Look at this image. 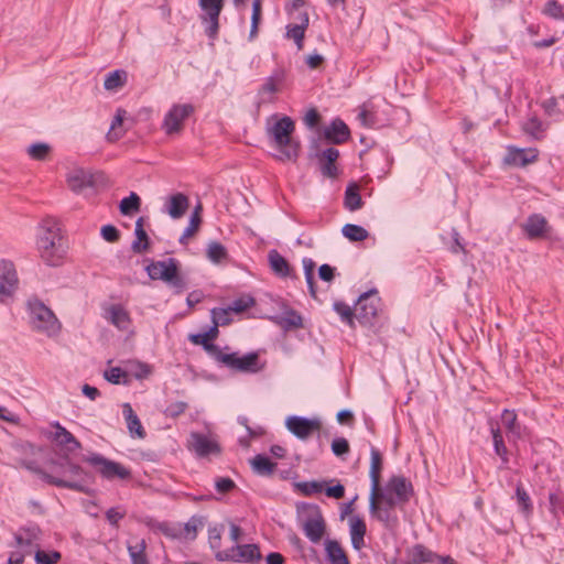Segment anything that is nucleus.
<instances>
[{
  "mask_svg": "<svg viewBox=\"0 0 564 564\" xmlns=\"http://www.w3.org/2000/svg\"><path fill=\"white\" fill-rule=\"evenodd\" d=\"M20 465L26 470L37 475L47 485L82 494H90V487L96 481L93 473L73 463L67 455H62L58 459H51L48 462L53 474L43 469L36 460L22 459Z\"/></svg>",
  "mask_w": 564,
  "mask_h": 564,
  "instance_id": "f257e3e1",
  "label": "nucleus"
},
{
  "mask_svg": "<svg viewBox=\"0 0 564 564\" xmlns=\"http://www.w3.org/2000/svg\"><path fill=\"white\" fill-rule=\"evenodd\" d=\"M65 237L61 221L53 216L44 217L37 227L36 249L40 258L50 267H58L66 254Z\"/></svg>",
  "mask_w": 564,
  "mask_h": 564,
  "instance_id": "f03ea898",
  "label": "nucleus"
},
{
  "mask_svg": "<svg viewBox=\"0 0 564 564\" xmlns=\"http://www.w3.org/2000/svg\"><path fill=\"white\" fill-rule=\"evenodd\" d=\"M295 122L289 116H283L270 129L271 142L279 150L276 156L280 161L295 162L301 152V143L293 138Z\"/></svg>",
  "mask_w": 564,
  "mask_h": 564,
  "instance_id": "7ed1b4c3",
  "label": "nucleus"
},
{
  "mask_svg": "<svg viewBox=\"0 0 564 564\" xmlns=\"http://www.w3.org/2000/svg\"><path fill=\"white\" fill-rule=\"evenodd\" d=\"M144 270L151 280L163 281L170 289H172L173 294L175 295L182 294L188 288L187 279L181 271V263L175 258H167L159 261L149 260Z\"/></svg>",
  "mask_w": 564,
  "mask_h": 564,
  "instance_id": "20e7f679",
  "label": "nucleus"
},
{
  "mask_svg": "<svg viewBox=\"0 0 564 564\" xmlns=\"http://www.w3.org/2000/svg\"><path fill=\"white\" fill-rule=\"evenodd\" d=\"M217 362L241 373H257L264 369L265 361L260 359L259 351H250L243 356L239 352H221Z\"/></svg>",
  "mask_w": 564,
  "mask_h": 564,
  "instance_id": "39448f33",
  "label": "nucleus"
},
{
  "mask_svg": "<svg viewBox=\"0 0 564 564\" xmlns=\"http://www.w3.org/2000/svg\"><path fill=\"white\" fill-rule=\"evenodd\" d=\"M381 299L376 289L364 292L355 303L356 319L360 325L373 327L379 319Z\"/></svg>",
  "mask_w": 564,
  "mask_h": 564,
  "instance_id": "423d86ee",
  "label": "nucleus"
},
{
  "mask_svg": "<svg viewBox=\"0 0 564 564\" xmlns=\"http://www.w3.org/2000/svg\"><path fill=\"white\" fill-rule=\"evenodd\" d=\"M26 305L31 324L35 329L51 332L59 328L57 317L40 299H29Z\"/></svg>",
  "mask_w": 564,
  "mask_h": 564,
  "instance_id": "0eeeda50",
  "label": "nucleus"
},
{
  "mask_svg": "<svg viewBox=\"0 0 564 564\" xmlns=\"http://www.w3.org/2000/svg\"><path fill=\"white\" fill-rule=\"evenodd\" d=\"M299 511H303L306 516L304 522V533L313 542L317 543L321 541L326 531V523L318 505L302 502L297 506Z\"/></svg>",
  "mask_w": 564,
  "mask_h": 564,
  "instance_id": "6e6552de",
  "label": "nucleus"
},
{
  "mask_svg": "<svg viewBox=\"0 0 564 564\" xmlns=\"http://www.w3.org/2000/svg\"><path fill=\"white\" fill-rule=\"evenodd\" d=\"M84 462L88 463L107 480L121 479L128 480L131 478V470L123 466L121 463L110 460L101 454L94 453L84 458Z\"/></svg>",
  "mask_w": 564,
  "mask_h": 564,
  "instance_id": "1a4fd4ad",
  "label": "nucleus"
},
{
  "mask_svg": "<svg viewBox=\"0 0 564 564\" xmlns=\"http://www.w3.org/2000/svg\"><path fill=\"white\" fill-rule=\"evenodd\" d=\"M215 558L220 562L259 563L262 560V554L258 544L248 543L216 552Z\"/></svg>",
  "mask_w": 564,
  "mask_h": 564,
  "instance_id": "9d476101",
  "label": "nucleus"
},
{
  "mask_svg": "<svg viewBox=\"0 0 564 564\" xmlns=\"http://www.w3.org/2000/svg\"><path fill=\"white\" fill-rule=\"evenodd\" d=\"M294 488L305 497H310L322 491H324L328 498L333 499H341L345 496V486L336 478L325 481L311 480L295 482Z\"/></svg>",
  "mask_w": 564,
  "mask_h": 564,
  "instance_id": "9b49d317",
  "label": "nucleus"
},
{
  "mask_svg": "<svg viewBox=\"0 0 564 564\" xmlns=\"http://www.w3.org/2000/svg\"><path fill=\"white\" fill-rule=\"evenodd\" d=\"M195 112V107L192 104H174L165 113L162 130L167 135L178 134L184 129V122Z\"/></svg>",
  "mask_w": 564,
  "mask_h": 564,
  "instance_id": "f8f14e48",
  "label": "nucleus"
},
{
  "mask_svg": "<svg viewBox=\"0 0 564 564\" xmlns=\"http://www.w3.org/2000/svg\"><path fill=\"white\" fill-rule=\"evenodd\" d=\"M285 426L295 437L304 441L315 433L321 437L323 424L317 417L291 415L286 419Z\"/></svg>",
  "mask_w": 564,
  "mask_h": 564,
  "instance_id": "ddd939ff",
  "label": "nucleus"
},
{
  "mask_svg": "<svg viewBox=\"0 0 564 564\" xmlns=\"http://www.w3.org/2000/svg\"><path fill=\"white\" fill-rule=\"evenodd\" d=\"M286 77L288 72L284 67L279 66L274 68L258 89L259 104L273 102V95L282 91Z\"/></svg>",
  "mask_w": 564,
  "mask_h": 564,
  "instance_id": "4468645a",
  "label": "nucleus"
},
{
  "mask_svg": "<svg viewBox=\"0 0 564 564\" xmlns=\"http://www.w3.org/2000/svg\"><path fill=\"white\" fill-rule=\"evenodd\" d=\"M55 429L54 432L47 434V438L51 440L56 446L64 451V455L69 457V454L75 453L82 447L80 442L58 421L51 424Z\"/></svg>",
  "mask_w": 564,
  "mask_h": 564,
  "instance_id": "2eb2a0df",
  "label": "nucleus"
},
{
  "mask_svg": "<svg viewBox=\"0 0 564 564\" xmlns=\"http://www.w3.org/2000/svg\"><path fill=\"white\" fill-rule=\"evenodd\" d=\"M187 448L194 452L198 457H208L209 455H220V444L209 438L207 435L200 432H193L188 441Z\"/></svg>",
  "mask_w": 564,
  "mask_h": 564,
  "instance_id": "dca6fc26",
  "label": "nucleus"
},
{
  "mask_svg": "<svg viewBox=\"0 0 564 564\" xmlns=\"http://www.w3.org/2000/svg\"><path fill=\"white\" fill-rule=\"evenodd\" d=\"M19 279L15 265L11 260L0 261V300L10 297L18 289Z\"/></svg>",
  "mask_w": 564,
  "mask_h": 564,
  "instance_id": "f3484780",
  "label": "nucleus"
},
{
  "mask_svg": "<svg viewBox=\"0 0 564 564\" xmlns=\"http://www.w3.org/2000/svg\"><path fill=\"white\" fill-rule=\"evenodd\" d=\"M351 138L349 127L340 118H335L324 129V139L330 144H344Z\"/></svg>",
  "mask_w": 564,
  "mask_h": 564,
  "instance_id": "a211bd4d",
  "label": "nucleus"
},
{
  "mask_svg": "<svg viewBox=\"0 0 564 564\" xmlns=\"http://www.w3.org/2000/svg\"><path fill=\"white\" fill-rule=\"evenodd\" d=\"M386 489L389 494H393L399 502H408L413 496V486L403 476H392Z\"/></svg>",
  "mask_w": 564,
  "mask_h": 564,
  "instance_id": "6ab92c4d",
  "label": "nucleus"
},
{
  "mask_svg": "<svg viewBox=\"0 0 564 564\" xmlns=\"http://www.w3.org/2000/svg\"><path fill=\"white\" fill-rule=\"evenodd\" d=\"M538 159L536 149H519L514 147L508 148V153L505 158V162L509 165L524 167L528 164L533 163Z\"/></svg>",
  "mask_w": 564,
  "mask_h": 564,
  "instance_id": "aec40b11",
  "label": "nucleus"
},
{
  "mask_svg": "<svg viewBox=\"0 0 564 564\" xmlns=\"http://www.w3.org/2000/svg\"><path fill=\"white\" fill-rule=\"evenodd\" d=\"M317 158L321 164L322 174L324 176L329 178H335L338 176L339 171L336 165V161L339 158V151L336 148L329 147L323 150L319 154H317Z\"/></svg>",
  "mask_w": 564,
  "mask_h": 564,
  "instance_id": "412c9836",
  "label": "nucleus"
},
{
  "mask_svg": "<svg viewBox=\"0 0 564 564\" xmlns=\"http://www.w3.org/2000/svg\"><path fill=\"white\" fill-rule=\"evenodd\" d=\"M522 229L529 239H539L544 237L549 231V224L543 215L532 214L527 218L525 223L522 224Z\"/></svg>",
  "mask_w": 564,
  "mask_h": 564,
  "instance_id": "4be33fe9",
  "label": "nucleus"
},
{
  "mask_svg": "<svg viewBox=\"0 0 564 564\" xmlns=\"http://www.w3.org/2000/svg\"><path fill=\"white\" fill-rule=\"evenodd\" d=\"M399 502L397 498L394 499L393 494H389L387 490L384 491L381 488V484L378 487V490L373 491V487H371L370 497H369V510L370 513H376L380 507L389 508V511Z\"/></svg>",
  "mask_w": 564,
  "mask_h": 564,
  "instance_id": "5701e85b",
  "label": "nucleus"
},
{
  "mask_svg": "<svg viewBox=\"0 0 564 564\" xmlns=\"http://www.w3.org/2000/svg\"><path fill=\"white\" fill-rule=\"evenodd\" d=\"M122 413L130 435L141 440L147 436V432L130 403L122 404Z\"/></svg>",
  "mask_w": 564,
  "mask_h": 564,
  "instance_id": "b1692460",
  "label": "nucleus"
},
{
  "mask_svg": "<svg viewBox=\"0 0 564 564\" xmlns=\"http://www.w3.org/2000/svg\"><path fill=\"white\" fill-rule=\"evenodd\" d=\"M300 20H301L300 24H289V25H286L285 37L286 39H292L295 42L297 48L302 50L304 37H305V32H306V30H307V28L310 25L308 13L307 12H302L300 14Z\"/></svg>",
  "mask_w": 564,
  "mask_h": 564,
  "instance_id": "393cba45",
  "label": "nucleus"
},
{
  "mask_svg": "<svg viewBox=\"0 0 564 564\" xmlns=\"http://www.w3.org/2000/svg\"><path fill=\"white\" fill-rule=\"evenodd\" d=\"M501 423L507 430L509 441H517L522 436L523 427L518 422L517 414L513 410L505 409L501 413Z\"/></svg>",
  "mask_w": 564,
  "mask_h": 564,
  "instance_id": "a878e982",
  "label": "nucleus"
},
{
  "mask_svg": "<svg viewBox=\"0 0 564 564\" xmlns=\"http://www.w3.org/2000/svg\"><path fill=\"white\" fill-rule=\"evenodd\" d=\"M349 524L351 545L355 550H360L365 545L366 522L359 516H352L349 519Z\"/></svg>",
  "mask_w": 564,
  "mask_h": 564,
  "instance_id": "bb28decb",
  "label": "nucleus"
},
{
  "mask_svg": "<svg viewBox=\"0 0 564 564\" xmlns=\"http://www.w3.org/2000/svg\"><path fill=\"white\" fill-rule=\"evenodd\" d=\"M110 323L119 330H127L132 321L129 312L121 304H112L108 308Z\"/></svg>",
  "mask_w": 564,
  "mask_h": 564,
  "instance_id": "cd10ccee",
  "label": "nucleus"
},
{
  "mask_svg": "<svg viewBox=\"0 0 564 564\" xmlns=\"http://www.w3.org/2000/svg\"><path fill=\"white\" fill-rule=\"evenodd\" d=\"M383 469V457L382 454L376 447H371L370 451V470L369 477L373 491L378 490L381 484V471Z\"/></svg>",
  "mask_w": 564,
  "mask_h": 564,
  "instance_id": "c85d7f7f",
  "label": "nucleus"
},
{
  "mask_svg": "<svg viewBox=\"0 0 564 564\" xmlns=\"http://www.w3.org/2000/svg\"><path fill=\"white\" fill-rule=\"evenodd\" d=\"M135 240L131 245V249L135 253H142L150 248V238L144 229V217H139L134 228Z\"/></svg>",
  "mask_w": 564,
  "mask_h": 564,
  "instance_id": "c756f323",
  "label": "nucleus"
},
{
  "mask_svg": "<svg viewBox=\"0 0 564 564\" xmlns=\"http://www.w3.org/2000/svg\"><path fill=\"white\" fill-rule=\"evenodd\" d=\"M67 184L73 192L80 193L87 187H93L95 185V181L93 174L78 170L68 176Z\"/></svg>",
  "mask_w": 564,
  "mask_h": 564,
  "instance_id": "7c9ffc66",
  "label": "nucleus"
},
{
  "mask_svg": "<svg viewBox=\"0 0 564 564\" xmlns=\"http://www.w3.org/2000/svg\"><path fill=\"white\" fill-rule=\"evenodd\" d=\"M272 319L285 330L303 327V318L301 314L291 307L284 312V316H275L272 317Z\"/></svg>",
  "mask_w": 564,
  "mask_h": 564,
  "instance_id": "2f4dec72",
  "label": "nucleus"
},
{
  "mask_svg": "<svg viewBox=\"0 0 564 564\" xmlns=\"http://www.w3.org/2000/svg\"><path fill=\"white\" fill-rule=\"evenodd\" d=\"M271 270L281 278L291 275L292 268L288 260L281 256L275 249L269 251L268 254Z\"/></svg>",
  "mask_w": 564,
  "mask_h": 564,
  "instance_id": "473e14b6",
  "label": "nucleus"
},
{
  "mask_svg": "<svg viewBox=\"0 0 564 564\" xmlns=\"http://www.w3.org/2000/svg\"><path fill=\"white\" fill-rule=\"evenodd\" d=\"M188 340L194 345L202 346L203 349L216 361L223 352V349L218 345L212 343L205 333L189 334Z\"/></svg>",
  "mask_w": 564,
  "mask_h": 564,
  "instance_id": "72a5a7b5",
  "label": "nucleus"
},
{
  "mask_svg": "<svg viewBox=\"0 0 564 564\" xmlns=\"http://www.w3.org/2000/svg\"><path fill=\"white\" fill-rule=\"evenodd\" d=\"M189 205L188 197L183 193L172 195L167 204V213L173 219L181 218Z\"/></svg>",
  "mask_w": 564,
  "mask_h": 564,
  "instance_id": "f704fd0d",
  "label": "nucleus"
},
{
  "mask_svg": "<svg viewBox=\"0 0 564 564\" xmlns=\"http://www.w3.org/2000/svg\"><path fill=\"white\" fill-rule=\"evenodd\" d=\"M127 111L123 108H118L116 110V115L111 121L110 129L107 132V140L109 142L119 141L126 133V130L122 129V124L126 118Z\"/></svg>",
  "mask_w": 564,
  "mask_h": 564,
  "instance_id": "c9c22d12",
  "label": "nucleus"
},
{
  "mask_svg": "<svg viewBox=\"0 0 564 564\" xmlns=\"http://www.w3.org/2000/svg\"><path fill=\"white\" fill-rule=\"evenodd\" d=\"M344 206L350 212L360 209L364 206L362 197L359 193V186L350 183L345 189Z\"/></svg>",
  "mask_w": 564,
  "mask_h": 564,
  "instance_id": "e433bc0d",
  "label": "nucleus"
},
{
  "mask_svg": "<svg viewBox=\"0 0 564 564\" xmlns=\"http://www.w3.org/2000/svg\"><path fill=\"white\" fill-rule=\"evenodd\" d=\"M251 468L254 473L262 476H270L276 468V463L272 462L270 457L264 454H257L250 460Z\"/></svg>",
  "mask_w": 564,
  "mask_h": 564,
  "instance_id": "4c0bfd02",
  "label": "nucleus"
},
{
  "mask_svg": "<svg viewBox=\"0 0 564 564\" xmlns=\"http://www.w3.org/2000/svg\"><path fill=\"white\" fill-rule=\"evenodd\" d=\"M325 550L327 558L332 564H349L347 554L336 540H328Z\"/></svg>",
  "mask_w": 564,
  "mask_h": 564,
  "instance_id": "58836bf2",
  "label": "nucleus"
},
{
  "mask_svg": "<svg viewBox=\"0 0 564 564\" xmlns=\"http://www.w3.org/2000/svg\"><path fill=\"white\" fill-rule=\"evenodd\" d=\"M545 129V124L535 116L522 123L523 132L534 140H541L544 137Z\"/></svg>",
  "mask_w": 564,
  "mask_h": 564,
  "instance_id": "ea45409f",
  "label": "nucleus"
},
{
  "mask_svg": "<svg viewBox=\"0 0 564 564\" xmlns=\"http://www.w3.org/2000/svg\"><path fill=\"white\" fill-rule=\"evenodd\" d=\"M223 10L205 12L202 15V22L208 25L205 29V33L209 40H216L219 33V17Z\"/></svg>",
  "mask_w": 564,
  "mask_h": 564,
  "instance_id": "a19ab883",
  "label": "nucleus"
},
{
  "mask_svg": "<svg viewBox=\"0 0 564 564\" xmlns=\"http://www.w3.org/2000/svg\"><path fill=\"white\" fill-rule=\"evenodd\" d=\"M207 258L216 264L223 263L229 260V253L227 248L219 241H212L208 243L206 249Z\"/></svg>",
  "mask_w": 564,
  "mask_h": 564,
  "instance_id": "79ce46f5",
  "label": "nucleus"
},
{
  "mask_svg": "<svg viewBox=\"0 0 564 564\" xmlns=\"http://www.w3.org/2000/svg\"><path fill=\"white\" fill-rule=\"evenodd\" d=\"M141 198L134 192H131L129 196L122 198L119 203V212L123 216H131L140 210Z\"/></svg>",
  "mask_w": 564,
  "mask_h": 564,
  "instance_id": "37998d69",
  "label": "nucleus"
},
{
  "mask_svg": "<svg viewBox=\"0 0 564 564\" xmlns=\"http://www.w3.org/2000/svg\"><path fill=\"white\" fill-rule=\"evenodd\" d=\"M128 74L123 69H116L107 74L104 87L107 90H115L117 88L123 87L127 83Z\"/></svg>",
  "mask_w": 564,
  "mask_h": 564,
  "instance_id": "c03bdc74",
  "label": "nucleus"
},
{
  "mask_svg": "<svg viewBox=\"0 0 564 564\" xmlns=\"http://www.w3.org/2000/svg\"><path fill=\"white\" fill-rule=\"evenodd\" d=\"M333 310L340 316L341 321L349 327L355 328L356 311L345 302L336 301Z\"/></svg>",
  "mask_w": 564,
  "mask_h": 564,
  "instance_id": "a18cd8bd",
  "label": "nucleus"
},
{
  "mask_svg": "<svg viewBox=\"0 0 564 564\" xmlns=\"http://www.w3.org/2000/svg\"><path fill=\"white\" fill-rule=\"evenodd\" d=\"M127 549L132 564H149L145 540L142 539L134 545L128 544Z\"/></svg>",
  "mask_w": 564,
  "mask_h": 564,
  "instance_id": "49530a36",
  "label": "nucleus"
},
{
  "mask_svg": "<svg viewBox=\"0 0 564 564\" xmlns=\"http://www.w3.org/2000/svg\"><path fill=\"white\" fill-rule=\"evenodd\" d=\"M315 262L311 258L303 259L304 275L307 283L310 295L317 300V285L314 279Z\"/></svg>",
  "mask_w": 564,
  "mask_h": 564,
  "instance_id": "de8ad7c7",
  "label": "nucleus"
},
{
  "mask_svg": "<svg viewBox=\"0 0 564 564\" xmlns=\"http://www.w3.org/2000/svg\"><path fill=\"white\" fill-rule=\"evenodd\" d=\"M341 232L351 242H360L369 237V232L362 226L355 224H346Z\"/></svg>",
  "mask_w": 564,
  "mask_h": 564,
  "instance_id": "09e8293b",
  "label": "nucleus"
},
{
  "mask_svg": "<svg viewBox=\"0 0 564 564\" xmlns=\"http://www.w3.org/2000/svg\"><path fill=\"white\" fill-rule=\"evenodd\" d=\"M262 1L263 0L252 1L251 26L249 32L250 41L254 40L259 33V25L262 21Z\"/></svg>",
  "mask_w": 564,
  "mask_h": 564,
  "instance_id": "8fccbe9b",
  "label": "nucleus"
},
{
  "mask_svg": "<svg viewBox=\"0 0 564 564\" xmlns=\"http://www.w3.org/2000/svg\"><path fill=\"white\" fill-rule=\"evenodd\" d=\"M104 378L112 384H129L130 379L126 370L120 367H111L104 372Z\"/></svg>",
  "mask_w": 564,
  "mask_h": 564,
  "instance_id": "3c124183",
  "label": "nucleus"
},
{
  "mask_svg": "<svg viewBox=\"0 0 564 564\" xmlns=\"http://www.w3.org/2000/svg\"><path fill=\"white\" fill-rule=\"evenodd\" d=\"M516 499L521 512L524 514H530L532 512L533 506L531 498L521 482H519L516 487Z\"/></svg>",
  "mask_w": 564,
  "mask_h": 564,
  "instance_id": "603ef678",
  "label": "nucleus"
},
{
  "mask_svg": "<svg viewBox=\"0 0 564 564\" xmlns=\"http://www.w3.org/2000/svg\"><path fill=\"white\" fill-rule=\"evenodd\" d=\"M390 564H423V544H416L412 553L395 557Z\"/></svg>",
  "mask_w": 564,
  "mask_h": 564,
  "instance_id": "864d4df0",
  "label": "nucleus"
},
{
  "mask_svg": "<svg viewBox=\"0 0 564 564\" xmlns=\"http://www.w3.org/2000/svg\"><path fill=\"white\" fill-rule=\"evenodd\" d=\"M52 148L44 142H36L28 148V154L32 160L46 161L50 158Z\"/></svg>",
  "mask_w": 564,
  "mask_h": 564,
  "instance_id": "5fc2aeb1",
  "label": "nucleus"
},
{
  "mask_svg": "<svg viewBox=\"0 0 564 564\" xmlns=\"http://www.w3.org/2000/svg\"><path fill=\"white\" fill-rule=\"evenodd\" d=\"M490 432L492 436L494 451L496 455H505L506 453H509V449L505 444V440L500 427L490 422Z\"/></svg>",
  "mask_w": 564,
  "mask_h": 564,
  "instance_id": "6e6d98bb",
  "label": "nucleus"
},
{
  "mask_svg": "<svg viewBox=\"0 0 564 564\" xmlns=\"http://www.w3.org/2000/svg\"><path fill=\"white\" fill-rule=\"evenodd\" d=\"M212 322L218 323L220 326H227L232 322V311L227 307H214L210 311Z\"/></svg>",
  "mask_w": 564,
  "mask_h": 564,
  "instance_id": "4d7b16f0",
  "label": "nucleus"
},
{
  "mask_svg": "<svg viewBox=\"0 0 564 564\" xmlns=\"http://www.w3.org/2000/svg\"><path fill=\"white\" fill-rule=\"evenodd\" d=\"M62 554L59 551H44L37 550L34 555V561L36 564H56L61 561Z\"/></svg>",
  "mask_w": 564,
  "mask_h": 564,
  "instance_id": "13d9d810",
  "label": "nucleus"
},
{
  "mask_svg": "<svg viewBox=\"0 0 564 564\" xmlns=\"http://www.w3.org/2000/svg\"><path fill=\"white\" fill-rule=\"evenodd\" d=\"M198 209H200V205H198L195 213L192 215L188 226L184 229L182 236L180 237L178 241L181 245H185L187 239L198 230L202 223V219L197 214Z\"/></svg>",
  "mask_w": 564,
  "mask_h": 564,
  "instance_id": "bf43d9fd",
  "label": "nucleus"
},
{
  "mask_svg": "<svg viewBox=\"0 0 564 564\" xmlns=\"http://www.w3.org/2000/svg\"><path fill=\"white\" fill-rule=\"evenodd\" d=\"M256 305V300L251 295H242L234 300L229 305L232 313L240 314Z\"/></svg>",
  "mask_w": 564,
  "mask_h": 564,
  "instance_id": "052dcab7",
  "label": "nucleus"
},
{
  "mask_svg": "<svg viewBox=\"0 0 564 564\" xmlns=\"http://www.w3.org/2000/svg\"><path fill=\"white\" fill-rule=\"evenodd\" d=\"M224 525H214L208 528V543L212 550L216 552L221 551V536H223Z\"/></svg>",
  "mask_w": 564,
  "mask_h": 564,
  "instance_id": "680f3d73",
  "label": "nucleus"
},
{
  "mask_svg": "<svg viewBox=\"0 0 564 564\" xmlns=\"http://www.w3.org/2000/svg\"><path fill=\"white\" fill-rule=\"evenodd\" d=\"M542 12L552 19L564 20L563 6L557 0H547Z\"/></svg>",
  "mask_w": 564,
  "mask_h": 564,
  "instance_id": "e2e57ef3",
  "label": "nucleus"
},
{
  "mask_svg": "<svg viewBox=\"0 0 564 564\" xmlns=\"http://www.w3.org/2000/svg\"><path fill=\"white\" fill-rule=\"evenodd\" d=\"M19 532L23 534L25 542H29L30 545H32L33 542L40 540L42 535V530L36 523H30L28 525L20 527Z\"/></svg>",
  "mask_w": 564,
  "mask_h": 564,
  "instance_id": "0e129e2a",
  "label": "nucleus"
},
{
  "mask_svg": "<svg viewBox=\"0 0 564 564\" xmlns=\"http://www.w3.org/2000/svg\"><path fill=\"white\" fill-rule=\"evenodd\" d=\"M187 409L188 404L186 402L176 401L170 403L163 411V414L165 417L177 419L180 415L184 414Z\"/></svg>",
  "mask_w": 564,
  "mask_h": 564,
  "instance_id": "69168bd1",
  "label": "nucleus"
},
{
  "mask_svg": "<svg viewBox=\"0 0 564 564\" xmlns=\"http://www.w3.org/2000/svg\"><path fill=\"white\" fill-rule=\"evenodd\" d=\"M129 364L132 366L131 370L133 371V376L138 380L148 378L152 372V367L147 362L133 360L129 361Z\"/></svg>",
  "mask_w": 564,
  "mask_h": 564,
  "instance_id": "338daca9",
  "label": "nucleus"
},
{
  "mask_svg": "<svg viewBox=\"0 0 564 564\" xmlns=\"http://www.w3.org/2000/svg\"><path fill=\"white\" fill-rule=\"evenodd\" d=\"M425 564H456L449 555H438L425 549Z\"/></svg>",
  "mask_w": 564,
  "mask_h": 564,
  "instance_id": "774afa93",
  "label": "nucleus"
}]
</instances>
